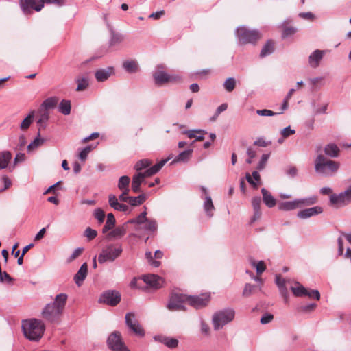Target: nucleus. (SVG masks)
I'll return each mask as SVG.
<instances>
[{"mask_svg":"<svg viewBox=\"0 0 351 351\" xmlns=\"http://www.w3.org/2000/svg\"><path fill=\"white\" fill-rule=\"evenodd\" d=\"M295 130L291 129L290 126L286 127L281 131V134L283 138H287L289 136L295 134Z\"/></svg>","mask_w":351,"mask_h":351,"instance_id":"nucleus-62","label":"nucleus"},{"mask_svg":"<svg viewBox=\"0 0 351 351\" xmlns=\"http://www.w3.org/2000/svg\"><path fill=\"white\" fill-rule=\"evenodd\" d=\"M122 252L121 246H114L110 245L105 247L98 256L99 263H104L106 261H113L120 256Z\"/></svg>","mask_w":351,"mask_h":351,"instance_id":"nucleus-7","label":"nucleus"},{"mask_svg":"<svg viewBox=\"0 0 351 351\" xmlns=\"http://www.w3.org/2000/svg\"><path fill=\"white\" fill-rule=\"evenodd\" d=\"M125 233H126V230L123 226L117 227L108 234V239H110L112 237L121 238L123 236H124L125 234Z\"/></svg>","mask_w":351,"mask_h":351,"instance_id":"nucleus-37","label":"nucleus"},{"mask_svg":"<svg viewBox=\"0 0 351 351\" xmlns=\"http://www.w3.org/2000/svg\"><path fill=\"white\" fill-rule=\"evenodd\" d=\"M146 215L147 212L145 210L144 212L141 213L139 215H138L136 217L130 219L128 221V223L132 224H143L147 219Z\"/></svg>","mask_w":351,"mask_h":351,"instance_id":"nucleus-39","label":"nucleus"},{"mask_svg":"<svg viewBox=\"0 0 351 351\" xmlns=\"http://www.w3.org/2000/svg\"><path fill=\"white\" fill-rule=\"evenodd\" d=\"M123 67L129 73H134L138 71V64L136 60H125L123 62Z\"/></svg>","mask_w":351,"mask_h":351,"instance_id":"nucleus-27","label":"nucleus"},{"mask_svg":"<svg viewBox=\"0 0 351 351\" xmlns=\"http://www.w3.org/2000/svg\"><path fill=\"white\" fill-rule=\"evenodd\" d=\"M234 314V311L232 309H226L215 313L213 316L214 329L219 330L224 325L233 320Z\"/></svg>","mask_w":351,"mask_h":351,"instance_id":"nucleus-6","label":"nucleus"},{"mask_svg":"<svg viewBox=\"0 0 351 351\" xmlns=\"http://www.w3.org/2000/svg\"><path fill=\"white\" fill-rule=\"evenodd\" d=\"M224 88L228 92H232L236 86V81L234 78H228L224 82Z\"/></svg>","mask_w":351,"mask_h":351,"instance_id":"nucleus-47","label":"nucleus"},{"mask_svg":"<svg viewBox=\"0 0 351 351\" xmlns=\"http://www.w3.org/2000/svg\"><path fill=\"white\" fill-rule=\"evenodd\" d=\"M299 16L303 19L308 20L310 21H313L315 19V15L310 12H300Z\"/></svg>","mask_w":351,"mask_h":351,"instance_id":"nucleus-60","label":"nucleus"},{"mask_svg":"<svg viewBox=\"0 0 351 351\" xmlns=\"http://www.w3.org/2000/svg\"><path fill=\"white\" fill-rule=\"evenodd\" d=\"M261 200L259 197H255L252 199V204L255 211L254 216H257L259 217L261 215L260 212V206H261Z\"/></svg>","mask_w":351,"mask_h":351,"instance_id":"nucleus-45","label":"nucleus"},{"mask_svg":"<svg viewBox=\"0 0 351 351\" xmlns=\"http://www.w3.org/2000/svg\"><path fill=\"white\" fill-rule=\"evenodd\" d=\"M164 66L158 65L153 74L154 83L158 86H162L168 83H179L182 81L181 76L173 74L169 75L163 71Z\"/></svg>","mask_w":351,"mask_h":351,"instance_id":"nucleus-3","label":"nucleus"},{"mask_svg":"<svg viewBox=\"0 0 351 351\" xmlns=\"http://www.w3.org/2000/svg\"><path fill=\"white\" fill-rule=\"evenodd\" d=\"M40 117L38 120V123L42 124L47 121L49 117V113L48 110L45 109H40L39 110Z\"/></svg>","mask_w":351,"mask_h":351,"instance_id":"nucleus-49","label":"nucleus"},{"mask_svg":"<svg viewBox=\"0 0 351 351\" xmlns=\"http://www.w3.org/2000/svg\"><path fill=\"white\" fill-rule=\"evenodd\" d=\"M255 289V286L250 284H246L243 291V295L244 297H249Z\"/></svg>","mask_w":351,"mask_h":351,"instance_id":"nucleus-53","label":"nucleus"},{"mask_svg":"<svg viewBox=\"0 0 351 351\" xmlns=\"http://www.w3.org/2000/svg\"><path fill=\"white\" fill-rule=\"evenodd\" d=\"M276 283L278 288L280 289V293L284 297L285 302H287L288 300V290L287 288V285L290 283L289 280H286L282 278L280 275L276 276Z\"/></svg>","mask_w":351,"mask_h":351,"instance_id":"nucleus-19","label":"nucleus"},{"mask_svg":"<svg viewBox=\"0 0 351 351\" xmlns=\"http://www.w3.org/2000/svg\"><path fill=\"white\" fill-rule=\"evenodd\" d=\"M228 108V104H222L221 105H220L216 112H215V115L210 119V120L212 121H214L216 120V119L218 117V116L223 111H225Z\"/></svg>","mask_w":351,"mask_h":351,"instance_id":"nucleus-54","label":"nucleus"},{"mask_svg":"<svg viewBox=\"0 0 351 351\" xmlns=\"http://www.w3.org/2000/svg\"><path fill=\"white\" fill-rule=\"evenodd\" d=\"M34 112H35L34 110L32 111L29 114V115L23 120V121L21 123V125H20L21 130H26L29 128L30 125L32 124V123L33 121V119L34 117Z\"/></svg>","mask_w":351,"mask_h":351,"instance_id":"nucleus-38","label":"nucleus"},{"mask_svg":"<svg viewBox=\"0 0 351 351\" xmlns=\"http://www.w3.org/2000/svg\"><path fill=\"white\" fill-rule=\"evenodd\" d=\"M143 224H145L144 228L146 230L155 232L157 230V223L155 220L147 219Z\"/></svg>","mask_w":351,"mask_h":351,"instance_id":"nucleus-46","label":"nucleus"},{"mask_svg":"<svg viewBox=\"0 0 351 351\" xmlns=\"http://www.w3.org/2000/svg\"><path fill=\"white\" fill-rule=\"evenodd\" d=\"M251 264L253 267H256V273L258 275H261L266 269V265L263 261H260L259 262L256 263V261L253 260L251 261Z\"/></svg>","mask_w":351,"mask_h":351,"instance_id":"nucleus-44","label":"nucleus"},{"mask_svg":"<svg viewBox=\"0 0 351 351\" xmlns=\"http://www.w3.org/2000/svg\"><path fill=\"white\" fill-rule=\"evenodd\" d=\"M247 181L252 185V186L254 189H257L258 185V184L254 181L253 179H254L256 182L261 181V177L259 173L257 171H253L252 172V176H250V173H246L245 176Z\"/></svg>","mask_w":351,"mask_h":351,"instance_id":"nucleus-34","label":"nucleus"},{"mask_svg":"<svg viewBox=\"0 0 351 351\" xmlns=\"http://www.w3.org/2000/svg\"><path fill=\"white\" fill-rule=\"evenodd\" d=\"M77 86L76 88L77 91H83L88 86V81L87 78H77L76 80Z\"/></svg>","mask_w":351,"mask_h":351,"instance_id":"nucleus-43","label":"nucleus"},{"mask_svg":"<svg viewBox=\"0 0 351 351\" xmlns=\"http://www.w3.org/2000/svg\"><path fill=\"white\" fill-rule=\"evenodd\" d=\"M151 165H152V162L149 160H148V159H142V160H138L136 163V165L134 166V169L136 171H141L142 169L148 167Z\"/></svg>","mask_w":351,"mask_h":351,"instance_id":"nucleus-42","label":"nucleus"},{"mask_svg":"<svg viewBox=\"0 0 351 351\" xmlns=\"http://www.w3.org/2000/svg\"><path fill=\"white\" fill-rule=\"evenodd\" d=\"M188 304L196 309L206 306L210 301V293H204L199 295H188Z\"/></svg>","mask_w":351,"mask_h":351,"instance_id":"nucleus-12","label":"nucleus"},{"mask_svg":"<svg viewBox=\"0 0 351 351\" xmlns=\"http://www.w3.org/2000/svg\"><path fill=\"white\" fill-rule=\"evenodd\" d=\"M121 300V295L117 291H107L100 296L99 302L112 306H117Z\"/></svg>","mask_w":351,"mask_h":351,"instance_id":"nucleus-14","label":"nucleus"},{"mask_svg":"<svg viewBox=\"0 0 351 351\" xmlns=\"http://www.w3.org/2000/svg\"><path fill=\"white\" fill-rule=\"evenodd\" d=\"M143 282L151 288L154 289H160L164 283L163 279L155 274H148L143 276Z\"/></svg>","mask_w":351,"mask_h":351,"instance_id":"nucleus-16","label":"nucleus"},{"mask_svg":"<svg viewBox=\"0 0 351 351\" xmlns=\"http://www.w3.org/2000/svg\"><path fill=\"white\" fill-rule=\"evenodd\" d=\"M115 218L112 213H108L107 215V220L106 224L103 228V233H106L110 230L112 229L115 225Z\"/></svg>","mask_w":351,"mask_h":351,"instance_id":"nucleus-35","label":"nucleus"},{"mask_svg":"<svg viewBox=\"0 0 351 351\" xmlns=\"http://www.w3.org/2000/svg\"><path fill=\"white\" fill-rule=\"evenodd\" d=\"M188 298L187 295L173 291L170 295L167 308L171 311H185L184 304L188 302Z\"/></svg>","mask_w":351,"mask_h":351,"instance_id":"nucleus-4","label":"nucleus"},{"mask_svg":"<svg viewBox=\"0 0 351 351\" xmlns=\"http://www.w3.org/2000/svg\"><path fill=\"white\" fill-rule=\"evenodd\" d=\"M88 273V265L86 263H84L80 267L79 271L74 276V281L77 286H81L86 278Z\"/></svg>","mask_w":351,"mask_h":351,"instance_id":"nucleus-20","label":"nucleus"},{"mask_svg":"<svg viewBox=\"0 0 351 351\" xmlns=\"http://www.w3.org/2000/svg\"><path fill=\"white\" fill-rule=\"evenodd\" d=\"M256 114L260 116H274L277 113L273 112L272 110L263 109V110H257L256 111Z\"/></svg>","mask_w":351,"mask_h":351,"instance_id":"nucleus-61","label":"nucleus"},{"mask_svg":"<svg viewBox=\"0 0 351 351\" xmlns=\"http://www.w3.org/2000/svg\"><path fill=\"white\" fill-rule=\"evenodd\" d=\"M239 40L242 44L255 43L261 38V34L257 30H252L245 27H240L237 30Z\"/></svg>","mask_w":351,"mask_h":351,"instance_id":"nucleus-5","label":"nucleus"},{"mask_svg":"<svg viewBox=\"0 0 351 351\" xmlns=\"http://www.w3.org/2000/svg\"><path fill=\"white\" fill-rule=\"evenodd\" d=\"M290 289L296 297L304 296L306 293V289L299 282H295V286H291Z\"/></svg>","mask_w":351,"mask_h":351,"instance_id":"nucleus-33","label":"nucleus"},{"mask_svg":"<svg viewBox=\"0 0 351 351\" xmlns=\"http://www.w3.org/2000/svg\"><path fill=\"white\" fill-rule=\"evenodd\" d=\"M108 202L110 206L114 210L119 204L116 196L112 194L108 196Z\"/></svg>","mask_w":351,"mask_h":351,"instance_id":"nucleus-59","label":"nucleus"},{"mask_svg":"<svg viewBox=\"0 0 351 351\" xmlns=\"http://www.w3.org/2000/svg\"><path fill=\"white\" fill-rule=\"evenodd\" d=\"M184 134H186L189 138H194L196 137L197 134H205L206 132L202 130H187L182 132Z\"/></svg>","mask_w":351,"mask_h":351,"instance_id":"nucleus-51","label":"nucleus"},{"mask_svg":"<svg viewBox=\"0 0 351 351\" xmlns=\"http://www.w3.org/2000/svg\"><path fill=\"white\" fill-rule=\"evenodd\" d=\"M296 32V29L293 27H285L283 29L282 36L283 37H286L288 36H291Z\"/></svg>","mask_w":351,"mask_h":351,"instance_id":"nucleus-63","label":"nucleus"},{"mask_svg":"<svg viewBox=\"0 0 351 351\" xmlns=\"http://www.w3.org/2000/svg\"><path fill=\"white\" fill-rule=\"evenodd\" d=\"M330 204L336 208L344 206L351 202V186L344 192L339 195L331 194Z\"/></svg>","mask_w":351,"mask_h":351,"instance_id":"nucleus-11","label":"nucleus"},{"mask_svg":"<svg viewBox=\"0 0 351 351\" xmlns=\"http://www.w3.org/2000/svg\"><path fill=\"white\" fill-rule=\"evenodd\" d=\"M95 217L98 220L99 223L104 222L105 219V213L101 208H97L95 210Z\"/></svg>","mask_w":351,"mask_h":351,"instance_id":"nucleus-52","label":"nucleus"},{"mask_svg":"<svg viewBox=\"0 0 351 351\" xmlns=\"http://www.w3.org/2000/svg\"><path fill=\"white\" fill-rule=\"evenodd\" d=\"M269 158V154L262 155L261 161L259 162L258 166L257 167L258 170H262L265 168Z\"/></svg>","mask_w":351,"mask_h":351,"instance_id":"nucleus-57","label":"nucleus"},{"mask_svg":"<svg viewBox=\"0 0 351 351\" xmlns=\"http://www.w3.org/2000/svg\"><path fill=\"white\" fill-rule=\"evenodd\" d=\"M323 209L320 206H315L300 210L298 213V217L301 219H306L312 216L322 213Z\"/></svg>","mask_w":351,"mask_h":351,"instance_id":"nucleus-18","label":"nucleus"},{"mask_svg":"<svg viewBox=\"0 0 351 351\" xmlns=\"http://www.w3.org/2000/svg\"><path fill=\"white\" fill-rule=\"evenodd\" d=\"M316 197H309L306 199H300L294 201L284 202L279 205V209L282 210H292L304 206H309L315 204Z\"/></svg>","mask_w":351,"mask_h":351,"instance_id":"nucleus-8","label":"nucleus"},{"mask_svg":"<svg viewBox=\"0 0 351 351\" xmlns=\"http://www.w3.org/2000/svg\"><path fill=\"white\" fill-rule=\"evenodd\" d=\"M12 157L10 151L0 152V170L8 167Z\"/></svg>","mask_w":351,"mask_h":351,"instance_id":"nucleus-23","label":"nucleus"},{"mask_svg":"<svg viewBox=\"0 0 351 351\" xmlns=\"http://www.w3.org/2000/svg\"><path fill=\"white\" fill-rule=\"evenodd\" d=\"M204 208L208 217H212L213 216V211L215 210V207L212 199L210 196H207L206 197L204 204Z\"/></svg>","mask_w":351,"mask_h":351,"instance_id":"nucleus-31","label":"nucleus"},{"mask_svg":"<svg viewBox=\"0 0 351 351\" xmlns=\"http://www.w3.org/2000/svg\"><path fill=\"white\" fill-rule=\"evenodd\" d=\"M62 315L63 312L60 311L51 304H47L42 311L43 317L50 323H60Z\"/></svg>","mask_w":351,"mask_h":351,"instance_id":"nucleus-9","label":"nucleus"},{"mask_svg":"<svg viewBox=\"0 0 351 351\" xmlns=\"http://www.w3.org/2000/svg\"><path fill=\"white\" fill-rule=\"evenodd\" d=\"M339 167V162L328 159L323 154H319L315 160V171L326 176L335 173Z\"/></svg>","mask_w":351,"mask_h":351,"instance_id":"nucleus-2","label":"nucleus"},{"mask_svg":"<svg viewBox=\"0 0 351 351\" xmlns=\"http://www.w3.org/2000/svg\"><path fill=\"white\" fill-rule=\"evenodd\" d=\"M324 52L320 50H315L310 56H309V64L312 67H317L319 65L320 60L323 58Z\"/></svg>","mask_w":351,"mask_h":351,"instance_id":"nucleus-25","label":"nucleus"},{"mask_svg":"<svg viewBox=\"0 0 351 351\" xmlns=\"http://www.w3.org/2000/svg\"><path fill=\"white\" fill-rule=\"evenodd\" d=\"M124 40V37L123 35L119 34H113L112 35L110 44L112 46L120 44Z\"/></svg>","mask_w":351,"mask_h":351,"instance_id":"nucleus-48","label":"nucleus"},{"mask_svg":"<svg viewBox=\"0 0 351 351\" xmlns=\"http://www.w3.org/2000/svg\"><path fill=\"white\" fill-rule=\"evenodd\" d=\"M261 193L263 194V202L269 208H272L276 206V199L267 190L263 188L261 189Z\"/></svg>","mask_w":351,"mask_h":351,"instance_id":"nucleus-24","label":"nucleus"},{"mask_svg":"<svg viewBox=\"0 0 351 351\" xmlns=\"http://www.w3.org/2000/svg\"><path fill=\"white\" fill-rule=\"evenodd\" d=\"M112 68H108L107 69H100L96 71L95 77L98 82H103L106 80L112 74Z\"/></svg>","mask_w":351,"mask_h":351,"instance_id":"nucleus-29","label":"nucleus"},{"mask_svg":"<svg viewBox=\"0 0 351 351\" xmlns=\"http://www.w3.org/2000/svg\"><path fill=\"white\" fill-rule=\"evenodd\" d=\"M274 318V316L272 314L267 313L262 316L261 319V323L262 324H266L269 323Z\"/></svg>","mask_w":351,"mask_h":351,"instance_id":"nucleus-64","label":"nucleus"},{"mask_svg":"<svg viewBox=\"0 0 351 351\" xmlns=\"http://www.w3.org/2000/svg\"><path fill=\"white\" fill-rule=\"evenodd\" d=\"M22 328L27 339L37 341L43 337L45 326L41 320L30 319L23 322Z\"/></svg>","mask_w":351,"mask_h":351,"instance_id":"nucleus-1","label":"nucleus"},{"mask_svg":"<svg viewBox=\"0 0 351 351\" xmlns=\"http://www.w3.org/2000/svg\"><path fill=\"white\" fill-rule=\"evenodd\" d=\"M125 324L137 336L143 337L145 331L136 318L134 313H128L125 315Z\"/></svg>","mask_w":351,"mask_h":351,"instance_id":"nucleus-13","label":"nucleus"},{"mask_svg":"<svg viewBox=\"0 0 351 351\" xmlns=\"http://www.w3.org/2000/svg\"><path fill=\"white\" fill-rule=\"evenodd\" d=\"M340 150L337 145L330 143L324 147V153L332 158H336L339 155Z\"/></svg>","mask_w":351,"mask_h":351,"instance_id":"nucleus-28","label":"nucleus"},{"mask_svg":"<svg viewBox=\"0 0 351 351\" xmlns=\"http://www.w3.org/2000/svg\"><path fill=\"white\" fill-rule=\"evenodd\" d=\"M43 143V140L36 138L27 146V151L32 152Z\"/></svg>","mask_w":351,"mask_h":351,"instance_id":"nucleus-50","label":"nucleus"},{"mask_svg":"<svg viewBox=\"0 0 351 351\" xmlns=\"http://www.w3.org/2000/svg\"><path fill=\"white\" fill-rule=\"evenodd\" d=\"M59 101V99L57 97H51L45 99L42 105L41 108H43L45 110H48L49 109L53 108L56 106Z\"/></svg>","mask_w":351,"mask_h":351,"instance_id":"nucleus-32","label":"nucleus"},{"mask_svg":"<svg viewBox=\"0 0 351 351\" xmlns=\"http://www.w3.org/2000/svg\"><path fill=\"white\" fill-rule=\"evenodd\" d=\"M146 200V197L144 194L140 195L138 197H130L129 204L131 206H136L142 204Z\"/></svg>","mask_w":351,"mask_h":351,"instance_id":"nucleus-40","label":"nucleus"},{"mask_svg":"<svg viewBox=\"0 0 351 351\" xmlns=\"http://www.w3.org/2000/svg\"><path fill=\"white\" fill-rule=\"evenodd\" d=\"M304 296H308L311 298H315L317 300L320 299V294L317 290H308L306 289V293Z\"/></svg>","mask_w":351,"mask_h":351,"instance_id":"nucleus-56","label":"nucleus"},{"mask_svg":"<svg viewBox=\"0 0 351 351\" xmlns=\"http://www.w3.org/2000/svg\"><path fill=\"white\" fill-rule=\"evenodd\" d=\"M107 343L108 347L112 351H130L125 346L119 331L112 332L108 338Z\"/></svg>","mask_w":351,"mask_h":351,"instance_id":"nucleus-10","label":"nucleus"},{"mask_svg":"<svg viewBox=\"0 0 351 351\" xmlns=\"http://www.w3.org/2000/svg\"><path fill=\"white\" fill-rule=\"evenodd\" d=\"M85 236L89 239L93 240L97 237V231L91 229L90 228H87L85 230Z\"/></svg>","mask_w":351,"mask_h":351,"instance_id":"nucleus-58","label":"nucleus"},{"mask_svg":"<svg viewBox=\"0 0 351 351\" xmlns=\"http://www.w3.org/2000/svg\"><path fill=\"white\" fill-rule=\"evenodd\" d=\"M68 300V295L66 293H62L58 294L53 302L50 303L52 306L56 307V308L59 309L60 311L63 312L64 311L65 306Z\"/></svg>","mask_w":351,"mask_h":351,"instance_id":"nucleus-17","label":"nucleus"},{"mask_svg":"<svg viewBox=\"0 0 351 351\" xmlns=\"http://www.w3.org/2000/svg\"><path fill=\"white\" fill-rule=\"evenodd\" d=\"M275 49V43L272 40H269L264 45L261 53L260 57L264 58L274 51Z\"/></svg>","mask_w":351,"mask_h":351,"instance_id":"nucleus-26","label":"nucleus"},{"mask_svg":"<svg viewBox=\"0 0 351 351\" xmlns=\"http://www.w3.org/2000/svg\"><path fill=\"white\" fill-rule=\"evenodd\" d=\"M130 181V179L128 176H121L119 180L118 188L121 191H124L125 189H129Z\"/></svg>","mask_w":351,"mask_h":351,"instance_id":"nucleus-41","label":"nucleus"},{"mask_svg":"<svg viewBox=\"0 0 351 351\" xmlns=\"http://www.w3.org/2000/svg\"><path fill=\"white\" fill-rule=\"evenodd\" d=\"M71 105L69 100H62L59 104V111L64 115H68L71 112Z\"/></svg>","mask_w":351,"mask_h":351,"instance_id":"nucleus-36","label":"nucleus"},{"mask_svg":"<svg viewBox=\"0 0 351 351\" xmlns=\"http://www.w3.org/2000/svg\"><path fill=\"white\" fill-rule=\"evenodd\" d=\"M157 339L169 348H176L178 346V340L176 338L160 335Z\"/></svg>","mask_w":351,"mask_h":351,"instance_id":"nucleus-22","label":"nucleus"},{"mask_svg":"<svg viewBox=\"0 0 351 351\" xmlns=\"http://www.w3.org/2000/svg\"><path fill=\"white\" fill-rule=\"evenodd\" d=\"M192 153H193L192 149H189L182 152L174 158L172 163L180 162H187L191 157Z\"/></svg>","mask_w":351,"mask_h":351,"instance_id":"nucleus-30","label":"nucleus"},{"mask_svg":"<svg viewBox=\"0 0 351 351\" xmlns=\"http://www.w3.org/2000/svg\"><path fill=\"white\" fill-rule=\"evenodd\" d=\"M169 160V158L167 159H164L160 160L157 164L154 165L149 169H147L145 171L142 173L143 178L145 179L146 178H149L154 174H156L157 172H158L160 169L166 164V162Z\"/></svg>","mask_w":351,"mask_h":351,"instance_id":"nucleus-21","label":"nucleus"},{"mask_svg":"<svg viewBox=\"0 0 351 351\" xmlns=\"http://www.w3.org/2000/svg\"><path fill=\"white\" fill-rule=\"evenodd\" d=\"M14 279L6 272L3 271L0 276V281L3 283L11 284Z\"/></svg>","mask_w":351,"mask_h":351,"instance_id":"nucleus-55","label":"nucleus"},{"mask_svg":"<svg viewBox=\"0 0 351 351\" xmlns=\"http://www.w3.org/2000/svg\"><path fill=\"white\" fill-rule=\"evenodd\" d=\"M20 7L25 14H29L33 10L40 12L43 8V3L36 0H19Z\"/></svg>","mask_w":351,"mask_h":351,"instance_id":"nucleus-15","label":"nucleus"}]
</instances>
